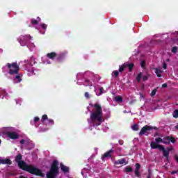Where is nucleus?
Returning <instances> with one entry per match:
<instances>
[{
  "label": "nucleus",
  "instance_id": "nucleus-13",
  "mask_svg": "<svg viewBox=\"0 0 178 178\" xmlns=\"http://www.w3.org/2000/svg\"><path fill=\"white\" fill-rule=\"evenodd\" d=\"M114 163L115 165H127L128 162L126 161L125 158H122L120 160L115 161Z\"/></svg>",
  "mask_w": 178,
  "mask_h": 178
},
{
  "label": "nucleus",
  "instance_id": "nucleus-50",
  "mask_svg": "<svg viewBox=\"0 0 178 178\" xmlns=\"http://www.w3.org/2000/svg\"><path fill=\"white\" fill-rule=\"evenodd\" d=\"M120 145H123V143H120Z\"/></svg>",
  "mask_w": 178,
  "mask_h": 178
},
{
  "label": "nucleus",
  "instance_id": "nucleus-46",
  "mask_svg": "<svg viewBox=\"0 0 178 178\" xmlns=\"http://www.w3.org/2000/svg\"><path fill=\"white\" fill-rule=\"evenodd\" d=\"M175 160L177 161V162L178 163V156H177V155H175Z\"/></svg>",
  "mask_w": 178,
  "mask_h": 178
},
{
  "label": "nucleus",
  "instance_id": "nucleus-33",
  "mask_svg": "<svg viewBox=\"0 0 178 178\" xmlns=\"http://www.w3.org/2000/svg\"><path fill=\"white\" fill-rule=\"evenodd\" d=\"M40 27L43 29V30H47V28L48 27L46 24H41Z\"/></svg>",
  "mask_w": 178,
  "mask_h": 178
},
{
  "label": "nucleus",
  "instance_id": "nucleus-30",
  "mask_svg": "<svg viewBox=\"0 0 178 178\" xmlns=\"http://www.w3.org/2000/svg\"><path fill=\"white\" fill-rule=\"evenodd\" d=\"M135 176H136V177H140V170H135Z\"/></svg>",
  "mask_w": 178,
  "mask_h": 178
},
{
  "label": "nucleus",
  "instance_id": "nucleus-41",
  "mask_svg": "<svg viewBox=\"0 0 178 178\" xmlns=\"http://www.w3.org/2000/svg\"><path fill=\"white\" fill-rule=\"evenodd\" d=\"M163 67L164 70H166V69L168 68V64H166V63H163Z\"/></svg>",
  "mask_w": 178,
  "mask_h": 178
},
{
  "label": "nucleus",
  "instance_id": "nucleus-3",
  "mask_svg": "<svg viewBox=\"0 0 178 178\" xmlns=\"http://www.w3.org/2000/svg\"><path fill=\"white\" fill-rule=\"evenodd\" d=\"M59 161L54 160L51 165L49 172L46 174L47 178H56V176L59 175Z\"/></svg>",
  "mask_w": 178,
  "mask_h": 178
},
{
  "label": "nucleus",
  "instance_id": "nucleus-38",
  "mask_svg": "<svg viewBox=\"0 0 178 178\" xmlns=\"http://www.w3.org/2000/svg\"><path fill=\"white\" fill-rule=\"evenodd\" d=\"M141 67H145V60H142L140 63Z\"/></svg>",
  "mask_w": 178,
  "mask_h": 178
},
{
  "label": "nucleus",
  "instance_id": "nucleus-6",
  "mask_svg": "<svg viewBox=\"0 0 178 178\" xmlns=\"http://www.w3.org/2000/svg\"><path fill=\"white\" fill-rule=\"evenodd\" d=\"M10 131H12V127H6L3 130V134L8 136L9 138H11V140H17V138H19V134H16L15 132Z\"/></svg>",
  "mask_w": 178,
  "mask_h": 178
},
{
  "label": "nucleus",
  "instance_id": "nucleus-47",
  "mask_svg": "<svg viewBox=\"0 0 178 178\" xmlns=\"http://www.w3.org/2000/svg\"><path fill=\"white\" fill-rule=\"evenodd\" d=\"M176 173H177V172H176V171L171 172V175H176Z\"/></svg>",
  "mask_w": 178,
  "mask_h": 178
},
{
  "label": "nucleus",
  "instance_id": "nucleus-17",
  "mask_svg": "<svg viewBox=\"0 0 178 178\" xmlns=\"http://www.w3.org/2000/svg\"><path fill=\"white\" fill-rule=\"evenodd\" d=\"M60 169L64 173L69 172V167L65 166L63 163L60 164Z\"/></svg>",
  "mask_w": 178,
  "mask_h": 178
},
{
  "label": "nucleus",
  "instance_id": "nucleus-15",
  "mask_svg": "<svg viewBox=\"0 0 178 178\" xmlns=\"http://www.w3.org/2000/svg\"><path fill=\"white\" fill-rule=\"evenodd\" d=\"M20 144H25V145L29 146L30 144H31V141L30 139H22L20 140Z\"/></svg>",
  "mask_w": 178,
  "mask_h": 178
},
{
  "label": "nucleus",
  "instance_id": "nucleus-18",
  "mask_svg": "<svg viewBox=\"0 0 178 178\" xmlns=\"http://www.w3.org/2000/svg\"><path fill=\"white\" fill-rule=\"evenodd\" d=\"M163 144L169 145L170 144V136H165L163 138Z\"/></svg>",
  "mask_w": 178,
  "mask_h": 178
},
{
  "label": "nucleus",
  "instance_id": "nucleus-52",
  "mask_svg": "<svg viewBox=\"0 0 178 178\" xmlns=\"http://www.w3.org/2000/svg\"><path fill=\"white\" fill-rule=\"evenodd\" d=\"M86 81H88V80H86Z\"/></svg>",
  "mask_w": 178,
  "mask_h": 178
},
{
  "label": "nucleus",
  "instance_id": "nucleus-26",
  "mask_svg": "<svg viewBox=\"0 0 178 178\" xmlns=\"http://www.w3.org/2000/svg\"><path fill=\"white\" fill-rule=\"evenodd\" d=\"M45 120H48V115H47V114H44L42 116V119H41L42 123H44Z\"/></svg>",
  "mask_w": 178,
  "mask_h": 178
},
{
  "label": "nucleus",
  "instance_id": "nucleus-36",
  "mask_svg": "<svg viewBox=\"0 0 178 178\" xmlns=\"http://www.w3.org/2000/svg\"><path fill=\"white\" fill-rule=\"evenodd\" d=\"M115 77H118L119 76V71L115 70L113 71Z\"/></svg>",
  "mask_w": 178,
  "mask_h": 178
},
{
  "label": "nucleus",
  "instance_id": "nucleus-40",
  "mask_svg": "<svg viewBox=\"0 0 178 178\" xmlns=\"http://www.w3.org/2000/svg\"><path fill=\"white\" fill-rule=\"evenodd\" d=\"M170 141L172 143V144H175L176 143V140H175V138L170 137Z\"/></svg>",
  "mask_w": 178,
  "mask_h": 178
},
{
  "label": "nucleus",
  "instance_id": "nucleus-11",
  "mask_svg": "<svg viewBox=\"0 0 178 178\" xmlns=\"http://www.w3.org/2000/svg\"><path fill=\"white\" fill-rule=\"evenodd\" d=\"M15 76L14 78V80H15V81H17V83H21V81L22 80V77H23V74L18 72V74H15Z\"/></svg>",
  "mask_w": 178,
  "mask_h": 178
},
{
  "label": "nucleus",
  "instance_id": "nucleus-42",
  "mask_svg": "<svg viewBox=\"0 0 178 178\" xmlns=\"http://www.w3.org/2000/svg\"><path fill=\"white\" fill-rule=\"evenodd\" d=\"M85 97H86V98L90 99V94L88 92H86Z\"/></svg>",
  "mask_w": 178,
  "mask_h": 178
},
{
  "label": "nucleus",
  "instance_id": "nucleus-45",
  "mask_svg": "<svg viewBox=\"0 0 178 178\" xmlns=\"http://www.w3.org/2000/svg\"><path fill=\"white\" fill-rule=\"evenodd\" d=\"M162 87H163V88H166V87H168V84L167 83H163L162 85Z\"/></svg>",
  "mask_w": 178,
  "mask_h": 178
},
{
  "label": "nucleus",
  "instance_id": "nucleus-24",
  "mask_svg": "<svg viewBox=\"0 0 178 178\" xmlns=\"http://www.w3.org/2000/svg\"><path fill=\"white\" fill-rule=\"evenodd\" d=\"M143 76V73L140 72L137 76H136V81L138 83H140L141 81V77Z\"/></svg>",
  "mask_w": 178,
  "mask_h": 178
},
{
  "label": "nucleus",
  "instance_id": "nucleus-48",
  "mask_svg": "<svg viewBox=\"0 0 178 178\" xmlns=\"http://www.w3.org/2000/svg\"><path fill=\"white\" fill-rule=\"evenodd\" d=\"M19 178H27V177H24V176H23V175H20V176H19Z\"/></svg>",
  "mask_w": 178,
  "mask_h": 178
},
{
  "label": "nucleus",
  "instance_id": "nucleus-7",
  "mask_svg": "<svg viewBox=\"0 0 178 178\" xmlns=\"http://www.w3.org/2000/svg\"><path fill=\"white\" fill-rule=\"evenodd\" d=\"M30 40H33V37H31L30 35H21L18 38V42H19L22 47H26V45H27V42Z\"/></svg>",
  "mask_w": 178,
  "mask_h": 178
},
{
  "label": "nucleus",
  "instance_id": "nucleus-27",
  "mask_svg": "<svg viewBox=\"0 0 178 178\" xmlns=\"http://www.w3.org/2000/svg\"><path fill=\"white\" fill-rule=\"evenodd\" d=\"M126 173H130L131 172H133V168L131 167H127L125 168Z\"/></svg>",
  "mask_w": 178,
  "mask_h": 178
},
{
  "label": "nucleus",
  "instance_id": "nucleus-23",
  "mask_svg": "<svg viewBox=\"0 0 178 178\" xmlns=\"http://www.w3.org/2000/svg\"><path fill=\"white\" fill-rule=\"evenodd\" d=\"M124 69H126V65L124 63L121 66H120V68H119L120 73H122V72H124Z\"/></svg>",
  "mask_w": 178,
  "mask_h": 178
},
{
  "label": "nucleus",
  "instance_id": "nucleus-19",
  "mask_svg": "<svg viewBox=\"0 0 178 178\" xmlns=\"http://www.w3.org/2000/svg\"><path fill=\"white\" fill-rule=\"evenodd\" d=\"M37 19L38 20L35 19H31V24L36 25V24H38L39 22H41V18H40V17H38Z\"/></svg>",
  "mask_w": 178,
  "mask_h": 178
},
{
  "label": "nucleus",
  "instance_id": "nucleus-21",
  "mask_svg": "<svg viewBox=\"0 0 178 178\" xmlns=\"http://www.w3.org/2000/svg\"><path fill=\"white\" fill-rule=\"evenodd\" d=\"M132 130H134V131H138V130H140V127H138V124H134L132 127H131Z\"/></svg>",
  "mask_w": 178,
  "mask_h": 178
},
{
  "label": "nucleus",
  "instance_id": "nucleus-9",
  "mask_svg": "<svg viewBox=\"0 0 178 178\" xmlns=\"http://www.w3.org/2000/svg\"><path fill=\"white\" fill-rule=\"evenodd\" d=\"M150 147L151 148H152V149H159L161 150V149L162 148V145H159L157 143L155 142H152L150 143Z\"/></svg>",
  "mask_w": 178,
  "mask_h": 178
},
{
  "label": "nucleus",
  "instance_id": "nucleus-20",
  "mask_svg": "<svg viewBox=\"0 0 178 178\" xmlns=\"http://www.w3.org/2000/svg\"><path fill=\"white\" fill-rule=\"evenodd\" d=\"M154 70L157 77H162V74H161V73H163L162 70H159V68H154Z\"/></svg>",
  "mask_w": 178,
  "mask_h": 178
},
{
  "label": "nucleus",
  "instance_id": "nucleus-31",
  "mask_svg": "<svg viewBox=\"0 0 178 178\" xmlns=\"http://www.w3.org/2000/svg\"><path fill=\"white\" fill-rule=\"evenodd\" d=\"M173 117L175 118L176 119L177 118H178V110L174 111Z\"/></svg>",
  "mask_w": 178,
  "mask_h": 178
},
{
  "label": "nucleus",
  "instance_id": "nucleus-8",
  "mask_svg": "<svg viewBox=\"0 0 178 178\" xmlns=\"http://www.w3.org/2000/svg\"><path fill=\"white\" fill-rule=\"evenodd\" d=\"M166 150V149L162 146V147L160 149V151H162L163 153V156L166 159V160L168 161V162H169V151H170V149L168 148Z\"/></svg>",
  "mask_w": 178,
  "mask_h": 178
},
{
  "label": "nucleus",
  "instance_id": "nucleus-37",
  "mask_svg": "<svg viewBox=\"0 0 178 178\" xmlns=\"http://www.w3.org/2000/svg\"><path fill=\"white\" fill-rule=\"evenodd\" d=\"M156 94V89H154L151 92V96L154 97Z\"/></svg>",
  "mask_w": 178,
  "mask_h": 178
},
{
  "label": "nucleus",
  "instance_id": "nucleus-2",
  "mask_svg": "<svg viewBox=\"0 0 178 178\" xmlns=\"http://www.w3.org/2000/svg\"><path fill=\"white\" fill-rule=\"evenodd\" d=\"M93 107L95 108V111L90 114V120L92 122H95V120L99 122V123L96 124L97 127H98L102 123V116L104 115L102 107L99 104H95Z\"/></svg>",
  "mask_w": 178,
  "mask_h": 178
},
{
  "label": "nucleus",
  "instance_id": "nucleus-25",
  "mask_svg": "<svg viewBox=\"0 0 178 178\" xmlns=\"http://www.w3.org/2000/svg\"><path fill=\"white\" fill-rule=\"evenodd\" d=\"M115 101L116 102H123V98L122 97V96H116Z\"/></svg>",
  "mask_w": 178,
  "mask_h": 178
},
{
  "label": "nucleus",
  "instance_id": "nucleus-39",
  "mask_svg": "<svg viewBox=\"0 0 178 178\" xmlns=\"http://www.w3.org/2000/svg\"><path fill=\"white\" fill-rule=\"evenodd\" d=\"M47 122L49 124H54V120H52V119H48Z\"/></svg>",
  "mask_w": 178,
  "mask_h": 178
},
{
  "label": "nucleus",
  "instance_id": "nucleus-43",
  "mask_svg": "<svg viewBox=\"0 0 178 178\" xmlns=\"http://www.w3.org/2000/svg\"><path fill=\"white\" fill-rule=\"evenodd\" d=\"M40 120V118H38V117H35L34 118V122H35V123H37V122H38Z\"/></svg>",
  "mask_w": 178,
  "mask_h": 178
},
{
  "label": "nucleus",
  "instance_id": "nucleus-44",
  "mask_svg": "<svg viewBox=\"0 0 178 178\" xmlns=\"http://www.w3.org/2000/svg\"><path fill=\"white\" fill-rule=\"evenodd\" d=\"M152 173H151V172H149L147 175V178H152Z\"/></svg>",
  "mask_w": 178,
  "mask_h": 178
},
{
  "label": "nucleus",
  "instance_id": "nucleus-16",
  "mask_svg": "<svg viewBox=\"0 0 178 178\" xmlns=\"http://www.w3.org/2000/svg\"><path fill=\"white\" fill-rule=\"evenodd\" d=\"M125 65V67L129 69V72H133V69L134 67V63H124Z\"/></svg>",
  "mask_w": 178,
  "mask_h": 178
},
{
  "label": "nucleus",
  "instance_id": "nucleus-35",
  "mask_svg": "<svg viewBox=\"0 0 178 178\" xmlns=\"http://www.w3.org/2000/svg\"><path fill=\"white\" fill-rule=\"evenodd\" d=\"M99 95H102V94L104 93V88L103 87H101L100 88H99Z\"/></svg>",
  "mask_w": 178,
  "mask_h": 178
},
{
  "label": "nucleus",
  "instance_id": "nucleus-22",
  "mask_svg": "<svg viewBox=\"0 0 178 178\" xmlns=\"http://www.w3.org/2000/svg\"><path fill=\"white\" fill-rule=\"evenodd\" d=\"M63 59H65V57H63V55H59L57 57V62H58V63H61V62H63Z\"/></svg>",
  "mask_w": 178,
  "mask_h": 178
},
{
  "label": "nucleus",
  "instance_id": "nucleus-49",
  "mask_svg": "<svg viewBox=\"0 0 178 178\" xmlns=\"http://www.w3.org/2000/svg\"><path fill=\"white\" fill-rule=\"evenodd\" d=\"M165 61H166V62H170V59L167 58V59L165 60Z\"/></svg>",
  "mask_w": 178,
  "mask_h": 178
},
{
  "label": "nucleus",
  "instance_id": "nucleus-10",
  "mask_svg": "<svg viewBox=\"0 0 178 178\" xmlns=\"http://www.w3.org/2000/svg\"><path fill=\"white\" fill-rule=\"evenodd\" d=\"M115 152V150L113 149H110L108 152H106V153L104 154L102 158H112V154H113Z\"/></svg>",
  "mask_w": 178,
  "mask_h": 178
},
{
  "label": "nucleus",
  "instance_id": "nucleus-5",
  "mask_svg": "<svg viewBox=\"0 0 178 178\" xmlns=\"http://www.w3.org/2000/svg\"><path fill=\"white\" fill-rule=\"evenodd\" d=\"M152 130H158V128L156 127H151L149 125H145L139 132V136H148L152 133Z\"/></svg>",
  "mask_w": 178,
  "mask_h": 178
},
{
  "label": "nucleus",
  "instance_id": "nucleus-1",
  "mask_svg": "<svg viewBox=\"0 0 178 178\" xmlns=\"http://www.w3.org/2000/svg\"><path fill=\"white\" fill-rule=\"evenodd\" d=\"M23 159V156L21 154H19L15 156V162L18 163L19 169L25 170L31 175H35V176H40V177H45V174L41 171V170L33 166L29 165L26 162L22 161Z\"/></svg>",
  "mask_w": 178,
  "mask_h": 178
},
{
  "label": "nucleus",
  "instance_id": "nucleus-12",
  "mask_svg": "<svg viewBox=\"0 0 178 178\" xmlns=\"http://www.w3.org/2000/svg\"><path fill=\"white\" fill-rule=\"evenodd\" d=\"M0 165H12V160L9 159H0Z\"/></svg>",
  "mask_w": 178,
  "mask_h": 178
},
{
  "label": "nucleus",
  "instance_id": "nucleus-28",
  "mask_svg": "<svg viewBox=\"0 0 178 178\" xmlns=\"http://www.w3.org/2000/svg\"><path fill=\"white\" fill-rule=\"evenodd\" d=\"M155 141L158 144L159 143H163V139H162L161 138H156L155 139Z\"/></svg>",
  "mask_w": 178,
  "mask_h": 178
},
{
  "label": "nucleus",
  "instance_id": "nucleus-32",
  "mask_svg": "<svg viewBox=\"0 0 178 178\" xmlns=\"http://www.w3.org/2000/svg\"><path fill=\"white\" fill-rule=\"evenodd\" d=\"M149 78V75H145L143 76V81H147L148 79Z\"/></svg>",
  "mask_w": 178,
  "mask_h": 178
},
{
  "label": "nucleus",
  "instance_id": "nucleus-51",
  "mask_svg": "<svg viewBox=\"0 0 178 178\" xmlns=\"http://www.w3.org/2000/svg\"><path fill=\"white\" fill-rule=\"evenodd\" d=\"M176 172H177V173H178V170Z\"/></svg>",
  "mask_w": 178,
  "mask_h": 178
},
{
  "label": "nucleus",
  "instance_id": "nucleus-29",
  "mask_svg": "<svg viewBox=\"0 0 178 178\" xmlns=\"http://www.w3.org/2000/svg\"><path fill=\"white\" fill-rule=\"evenodd\" d=\"M135 166H136L135 170H140V169H141V165L138 163H136Z\"/></svg>",
  "mask_w": 178,
  "mask_h": 178
},
{
  "label": "nucleus",
  "instance_id": "nucleus-4",
  "mask_svg": "<svg viewBox=\"0 0 178 178\" xmlns=\"http://www.w3.org/2000/svg\"><path fill=\"white\" fill-rule=\"evenodd\" d=\"M6 66L9 70L8 74L10 76H15V74H18L20 72V67L17 62H14L13 63H7Z\"/></svg>",
  "mask_w": 178,
  "mask_h": 178
},
{
  "label": "nucleus",
  "instance_id": "nucleus-34",
  "mask_svg": "<svg viewBox=\"0 0 178 178\" xmlns=\"http://www.w3.org/2000/svg\"><path fill=\"white\" fill-rule=\"evenodd\" d=\"M172 52H173V54H176L177 52V47H172Z\"/></svg>",
  "mask_w": 178,
  "mask_h": 178
},
{
  "label": "nucleus",
  "instance_id": "nucleus-14",
  "mask_svg": "<svg viewBox=\"0 0 178 178\" xmlns=\"http://www.w3.org/2000/svg\"><path fill=\"white\" fill-rule=\"evenodd\" d=\"M47 57L49 58V59H51V60H54L55 58H56V54L55 52H51L47 54Z\"/></svg>",
  "mask_w": 178,
  "mask_h": 178
}]
</instances>
